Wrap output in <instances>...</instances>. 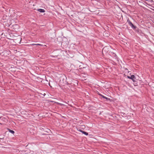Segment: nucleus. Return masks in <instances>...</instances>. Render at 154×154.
Listing matches in <instances>:
<instances>
[{"instance_id":"obj_3","label":"nucleus","mask_w":154,"mask_h":154,"mask_svg":"<svg viewBox=\"0 0 154 154\" xmlns=\"http://www.w3.org/2000/svg\"><path fill=\"white\" fill-rule=\"evenodd\" d=\"M38 10L41 12H44L45 11L44 9H39Z\"/></svg>"},{"instance_id":"obj_10","label":"nucleus","mask_w":154,"mask_h":154,"mask_svg":"<svg viewBox=\"0 0 154 154\" xmlns=\"http://www.w3.org/2000/svg\"><path fill=\"white\" fill-rule=\"evenodd\" d=\"M79 131H81V132H83V131H82V130H80Z\"/></svg>"},{"instance_id":"obj_1","label":"nucleus","mask_w":154,"mask_h":154,"mask_svg":"<svg viewBox=\"0 0 154 154\" xmlns=\"http://www.w3.org/2000/svg\"><path fill=\"white\" fill-rule=\"evenodd\" d=\"M127 22H128L129 25L131 26L132 28L134 29H136V27L134 25L130 20H127Z\"/></svg>"},{"instance_id":"obj_4","label":"nucleus","mask_w":154,"mask_h":154,"mask_svg":"<svg viewBox=\"0 0 154 154\" xmlns=\"http://www.w3.org/2000/svg\"><path fill=\"white\" fill-rule=\"evenodd\" d=\"M8 130L9 132H10V133H11L12 134H14V131L11 130L9 129H8Z\"/></svg>"},{"instance_id":"obj_6","label":"nucleus","mask_w":154,"mask_h":154,"mask_svg":"<svg viewBox=\"0 0 154 154\" xmlns=\"http://www.w3.org/2000/svg\"><path fill=\"white\" fill-rule=\"evenodd\" d=\"M102 97L103 98H105L107 100H108V99L109 100V99H108L107 97H106L104 96H102Z\"/></svg>"},{"instance_id":"obj_5","label":"nucleus","mask_w":154,"mask_h":154,"mask_svg":"<svg viewBox=\"0 0 154 154\" xmlns=\"http://www.w3.org/2000/svg\"><path fill=\"white\" fill-rule=\"evenodd\" d=\"M82 133L84 134H85L86 135H88V133L85 131H83L82 132Z\"/></svg>"},{"instance_id":"obj_8","label":"nucleus","mask_w":154,"mask_h":154,"mask_svg":"<svg viewBox=\"0 0 154 154\" xmlns=\"http://www.w3.org/2000/svg\"><path fill=\"white\" fill-rule=\"evenodd\" d=\"M36 45H40V46H43L42 45V44H36Z\"/></svg>"},{"instance_id":"obj_7","label":"nucleus","mask_w":154,"mask_h":154,"mask_svg":"<svg viewBox=\"0 0 154 154\" xmlns=\"http://www.w3.org/2000/svg\"><path fill=\"white\" fill-rule=\"evenodd\" d=\"M106 49V47L104 48L103 49V50H102L103 52V51H105V50Z\"/></svg>"},{"instance_id":"obj_2","label":"nucleus","mask_w":154,"mask_h":154,"mask_svg":"<svg viewBox=\"0 0 154 154\" xmlns=\"http://www.w3.org/2000/svg\"><path fill=\"white\" fill-rule=\"evenodd\" d=\"M128 78L132 79L133 82H135V77L134 75H132L131 76H128Z\"/></svg>"},{"instance_id":"obj_9","label":"nucleus","mask_w":154,"mask_h":154,"mask_svg":"<svg viewBox=\"0 0 154 154\" xmlns=\"http://www.w3.org/2000/svg\"><path fill=\"white\" fill-rule=\"evenodd\" d=\"M36 44H31V45H36Z\"/></svg>"}]
</instances>
